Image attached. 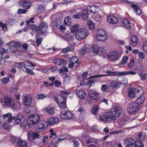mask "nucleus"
Returning a JSON list of instances; mask_svg holds the SVG:
<instances>
[{
  "instance_id": "f257e3e1",
  "label": "nucleus",
  "mask_w": 147,
  "mask_h": 147,
  "mask_svg": "<svg viewBox=\"0 0 147 147\" xmlns=\"http://www.w3.org/2000/svg\"><path fill=\"white\" fill-rule=\"evenodd\" d=\"M2 105L7 106L13 107L15 106V109L18 110L20 109V107L17 106L15 105L14 100L10 96H6L2 99L1 101Z\"/></svg>"
},
{
  "instance_id": "f03ea898",
  "label": "nucleus",
  "mask_w": 147,
  "mask_h": 147,
  "mask_svg": "<svg viewBox=\"0 0 147 147\" xmlns=\"http://www.w3.org/2000/svg\"><path fill=\"white\" fill-rule=\"evenodd\" d=\"M40 119V117L38 115L35 114L31 115L27 118V125L30 127H32L34 125H36Z\"/></svg>"
},
{
  "instance_id": "7ed1b4c3",
  "label": "nucleus",
  "mask_w": 147,
  "mask_h": 147,
  "mask_svg": "<svg viewBox=\"0 0 147 147\" xmlns=\"http://www.w3.org/2000/svg\"><path fill=\"white\" fill-rule=\"evenodd\" d=\"M88 32L87 30L81 28L77 30L75 32V37L78 40H82L87 36Z\"/></svg>"
},
{
  "instance_id": "20e7f679",
  "label": "nucleus",
  "mask_w": 147,
  "mask_h": 147,
  "mask_svg": "<svg viewBox=\"0 0 147 147\" xmlns=\"http://www.w3.org/2000/svg\"><path fill=\"white\" fill-rule=\"evenodd\" d=\"M97 33L96 35V40L99 41H105L107 37V34L105 31L103 29L99 28L97 29Z\"/></svg>"
},
{
  "instance_id": "39448f33",
  "label": "nucleus",
  "mask_w": 147,
  "mask_h": 147,
  "mask_svg": "<svg viewBox=\"0 0 147 147\" xmlns=\"http://www.w3.org/2000/svg\"><path fill=\"white\" fill-rule=\"evenodd\" d=\"M9 48L11 51L16 55H21L22 53L18 50L17 47L20 46L19 43L17 42L12 41L8 43Z\"/></svg>"
},
{
  "instance_id": "423d86ee",
  "label": "nucleus",
  "mask_w": 147,
  "mask_h": 147,
  "mask_svg": "<svg viewBox=\"0 0 147 147\" xmlns=\"http://www.w3.org/2000/svg\"><path fill=\"white\" fill-rule=\"evenodd\" d=\"M47 125V122L43 120L38 121L35 125L34 128L36 131L38 132H42L45 129Z\"/></svg>"
},
{
  "instance_id": "0eeeda50",
  "label": "nucleus",
  "mask_w": 147,
  "mask_h": 147,
  "mask_svg": "<svg viewBox=\"0 0 147 147\" xmlns=\"http://www.w3.org/2000/svg\"><path fill=\"white\" fill-rule=\"evenodd\" d=\"M99 120L106 122L111 120L115 121L116 120V118L114 117L111 116L109 113L107 112L103 115L100 116L99 117Z\"/></svg>"
},
{
  "instance_id": "6e6552de",
  "label": "nucleus",
  "mask_w": 147,
  "mask_h": 147,
  "mask_svg": "<svg viewBox=\"0 0 147 147\" xmlns=\"http://www.w3.org/2000/svg\"><path fill=\"white\" fill-rule=\"evenodd\" d=\"M140 108V106L134 102H131L130 104L127 111L129 113L133 114L137 112Z\"/></svg>"
},
{
  "instance_id": "1a4fd4ad",
  "label": "nucleus",
  "mask_w": 147,
  "mask_h": 147,
  "mask_svg": "<svg viewBox=\"0 0 147 147\" xmlns=\"http://www.w3.org/2000/svg\"><path fill=\"white\" fill-rule=\"evenodd\" d=\"M48 28V25L47 23L43 22L42 23L40 26L36 29V32L42 34H45L46 32V30Z\"/></svg>"
},
{
  "instance_id": "9d476101",
  "label": "nucleus",
  "mask_w": 147,
  "mask_h": 147,
  "mask_svg": "<svg viewBox=\"0 0 147 147\" xmlns=\"http://www.w3.org/2000/svg\"><path fill=\"white\" fill-rule=\"evenodd\" d=\"M124 145L126 147H137V141L131 138H127L123 141Z\"/></svg>"
},
{
  "instance_id": "9b49d317",
  "label": "nucleus",
  "mask_w": 147,
  "mask_h": 147,
  "mask_svg": "<svg viewBox=\"0 0 147 147\" xmlns=\"http://www.w3.org/2000/svg\"><path fill=\"white\" fill-rule=\"evenodd\" d=\"M122 112L121 108L119 106L114 107L111 110V113L112 116L119 117Z\"/></svg>"
},
{
  "instance_id": "f8f14e48",
  "label": "nucleus",
  "mask_w": 147,
  "mask_h": 147,
  "mask_svg": "<svg viewBox=\"0 0 147 147\" xmlns=\"http://www.w3.org/2000/svg\"><path fill=\"white\" fill-rule=\"evenodd\" d=\"M120 57V55L117 51L110 52L108 55V57L110 60L114 62L118 60Z\"/></svg>"
},
{
  "instance_id": "ddd939ff",
  "label": "nucleus",
  "mask_w": 147,
  "mask_h": 147,
  "mask_svg": "<svg viewBox=\"0 0 147 147\" xmlns=\"http://www.w3.org/2000/svg\"><path fill=\"white\" fill-rule=\"evenodd\" d=\"M13 118L15 123L17 124L23 123L25 120V117L21 114H18L16 117L13 116Z\"/></svg>"
},
{
  "instance_id": "4468645a",
  "label": "nucleus",
  "mask_w": 147,
  "mask_h": 147,
  "mask_svg": "<svg viewBox=\"0 0 147 147\" xmlns=\"http://www.w3.org/2000/svg\"><path fill=\"white\" fill-rule=\"evenodd\" d=\"M27 135L28 136L27 139L29 141H32L39 136V134L38 132L31 130L28 132Z\"/></svg>"
},
{
  "instance_id": "2eb2a0df",
  "label": "nucleus",
  "mask_w": 147,
  "mask_h": 147,
  "mask_svg": "<svg viewBox=\"0 0 147 147\" xmlns=\"http://www.w3.org/2000/svg\"><path fill=\"white\" fill-rule=\"evenodd\" d=\"M61 118L63 119L69 120L73 117L72 113L70 112L66 111L65 112H61L60 114Z\"/></svg>"
},
{
  "instance_id": "dca6fc26",
  "label": "nucleus",
  "mask_w": 147,
  "mask_h": 147,
  "mask_svg": "<svg viewBox=\"0 0 147 147\" xmlns=\"http://www.w3.org/2000/svg\"><path fill=\"white\" fill-rule=\"evenodd\" d=\"M13 116H11V113H8L6 114H4L3 115V120L6 124L9 123L11 122L13 119Z\"/></svg>"
},
{
  "instance_id": "f3484780",
  "label": "nucleus",
  "mask_w": 147,
  "mask_h": 147,
  "mask_svg": "<svg viewBox=\"0 0 147 147\" xmlns=\"http://www.w3.org/2000/svg\"><path fill=\"white\" fill-rule=\"evenodd\" d=\"M47 123L49 125H53L57 124L59 121V119L55 117H51L47 119Z\"/></svg>"
},
{
  "instance_id": "a211bd4d",
  "label": "nucleus",
  "mask_w": 147,
  "mask_h": 147,
  "mask_svg": "<svg viewBox=\"0 0 147 147\" xmlns=\"http://www.w3.org/2000/svg\"><path fill=\"white\" fill-rule=\"evenodd\" d=\"M88 94L90 98L93 100H96L98 95V93L95 90H90L88 91Z\"/></svg>"
},
{
  "instance_id": "6ab92c4d",
  "label": "nucleus",
  "mask_w": 147,
  "mask_h": 147,
  "mask_svg": "<svg viewBox=\"0 0 147 147\" xmlns=\"http://www.w3.org/2000/svg\"><path fill=\"white\" fill-rule=\"evenodd\" d=\"M74 35L72 32H67L63 36V38L67 41H70L73 38Z\"/></svg>"
},
{
  "instance_id": "aec40b11",
  "label": "nucleus",
  "mask_w": 147,
  "mask_h": 147,
  "mask_svg": "<svg viewBox=\"0 0 147 147\" xmlns=\"http://www.w3.org/2000/svg\"><path fill=\"white\" fill-rule=\"evenodd\" d=\"M19 3L20 5L27 9L31 7V3L27 1L22 0Z\"/></svg>"
},
{
  "instance_id": "412c9836",
  "label": "nucleus",
  "mask_w": 147,
  "mask_h": 147,
  "mask_svg": "<svg viewBox=\"0 0 147 147\" xmlns=\"http://www.w3.org/2000/svg\"><path fill=\"white\" fill-rule=\"evenodd\" d=\"M107 21L109 24H114L118 22L117 17L114 16H110L107 17Z\"/></svg>"
},
{
  "instance_id": "4be33fe9",
  "label": "nucleus",
  "mask_w": 147,
  "mask_h": 147,
  "mask_svg": "<svg viewBox=\"0 0 147 147\" xmlns=\"http://www.w3.org/2000/svg\"><path fill=\"white\" fill-rule=\"evenodd\" d=\"M67 97L66 96L59 95L55 96V100L57 104L66 101Z\"/></svg>"
},
{
  "instance_id": "5701e85b",
  "label": "nucleus",
  "mask_w": 147,
  "mask_h": 147,
  "mask_svg": "<svg viewBox=\"0 0 147 147\" xmlns=\"http://www.w3.org/2000/svg\"><path fill=\"white\" fill-rule=\"evenodd\" d=\"M32 99L29 95L25 96L24 98V104L26 106H29L31 103Z\"/></svg>"
},
{
  "instance_id": "b1692460",
  "label": "nucleus",
  "mask_w": 147,
  "mask_h": 147,
  "mask_svg": "<svg viewBox=\"0 0 147 147\" xmlns=\"http://www.w3.org/2000/svg\"><path fill=\"white\" fill-rule=\"evenodd\" d=\"M130 44L133 46H136L138 41L137 37L135 35H132L130 38Z\"/></svg>"
},
{
  "instance_id": "393cba45",
  "label": "nucleus",
  "mask_w": 147,
  "mask_h": 147,
  "mask_svg": "<svg viewBox=\"0 0 147 147\" xmlns=\"http://www.w3.org/2000/svg\"><path fill=\"white\" fill-rule=\"evenodd\" d=\"M110 86L114 88L118 89L120 87L121 83L119 82H117L116 80H112L110 82Z\"/></svg>"
},
{
  "instance_id": "a878e982",
  "label": "nucleus",
  "mask_w": 147,
  "mask_h": 147,
  "mask_svg": "<svg viewBox=\"0 0 147 147\" xmlns=\"http://www.w3.org/2000/svg\"><path fill=\"white\" fill-rule=\"evenodd\" d=\"M44 110L50 115L53 114L54 113V108L51 105H48L44 109Z\"/></svg>"
},
{
  "instance_id": "bb28decb",
  "label": "nucleus",
  "mask_w": 147,
  "mask_h": 147,
  "mask_svg": "<svg viewBox=\"0 0 147 147\" xmlns=\"http://www.w3.org/2000/svg\"><path fill=\"white\" fill-rule=\"evenodd\" d=\"M77 95L81 99H83L86 96V93L82 90H77L76 92Z\"/></svg>"
},
{
  "instance_id": "cd10ccee",
  "label": "nucleus",
  "mask_w": 147,
  "mask_h": 147,
  "mask_svg": "<svg viewBox=\"0 0 147 147\" xmlns=\"http://www.w3.org/2000/svg\"><path fill=\"white\" fill-rule=\"evenodd\" d=\"M122 26H124L127 29H130L131 28V23L127 19L124 18L122 20Z\"/></svg>"
},
{
  "instance_id": "c85d7f7f",
  "label": "nucleus",
  "mask_w": 147,
  "mask_h": 147,
  "mask_svg": "<svg viewBox=\"0 0 147 147\" xmlns=\"http://www.w3.org/2000/svg\"><path fill=\"white\" fill-rule=\"evenodd\" d=\"M131 7L134 9V11L137 15L139 16L141 14V10L137 5L133 4L132 5Z\"/></svg>"
},
{
  "instance_id": "c756f323",
  "label": "nucleus",
  "mask_w": 147,
  "mask_h": 147,
  "mask_svg": "<svg viewBox=\"0 0 147 147\" xmlns=\"http://www.w3.org/2000/svg\"><path fill=\"white\" fill-rule=\"evenodd\" d=\"M66 138H67L65 136L61 138L57 136L53 138L52 140V142L53 143H58L61 142Z\"/></svg>"
},
{
  "instance_id": "7c9ffc66",
  "label": "nucleus",
  "mask_w": 147,
  "mask_h": 147,
  "mask_svg": "<svg viewBox=\"0 0 147 147\" xmlns=\"http://www.w3.org/2000/svg\"><path fill=\"white\" fill-rule=\"evenodd\" d=\"M78 59L77 57L74 56L71 57L70 59V62L75 64V66H78L79 64L78 62Z\"/></svg>"
},
{
  "instance_id": "2f4dec72",
  "label": "nucleus",
  "mask_w": 147,
  "mask_h": 147,
  "mask_svg": "<svg viewBox=\"0 0 147 147\" xmlns=\"http://www.w3.org/2000/svg\"><path fill=\"white\" fill-rule=\"evenodd\" d=\"M99 107L98 105H94L92 108L91 109V113L96 115L98 113Z\"/></svg>"
},
{
  "instance_id": "473e14b6",
  "label": "nucleus",
  "mask_w": 147,
  "mask_h": 147,
  "mask_svg": "<svg viewBox=\"0 0 147 147\" xmlns=\"http://www.w3.org/2000/svg\"><path fill=\"white\" fill-rule=\"evenodd\" d=\"M27 144L25 140H19L17 143L18 147H26Z\"/></svg>"
},
{
  "instance_id": "72a5a7b5",
  "label": "nucleus",
  "mask_w": 147,
  "mask_h": 147,
  "mask_svg": "<svg viewBox=\"0 0 147 147\" xmlns=\"http://www.w3.org/2000/svg\"><path fill=\"white\" fill-rule=\"evenodd\" d=\"M92 18L96 22H99L101 20V16L98 13H94L92 15Z\"/></svg>"
},
{
  "instance_id": "f704fd0d",
  "label": "nucleus",
  "mask_w": 147,
  "mask_h": 147,
  "mask_svg": "<svg viewBox=\"0 0 147 147\" xmlns=\"http://www.w3.org/2000/svg\"><path fill=\"white\" fill-rule=\"evenodd\" d=\"M144 100V96L143 95H141L139 97L136 99V103L139 106L140 105L143 103Z\"/></svg>"
},
{
  "instance_id": "c9c22d12",
  "label": "nucleus",
  "mask_w": 147,
  "mask_h": 147,
  "mask_svg": "<svg viewBox=\"0 0 147 147\" xmlns=\"http://www.w3.org/2000/svg\"><path fill=\"white\" fill-rule=\"evenodd\" d=\"M135 91L133 88H130L128 91L129 97L132 98L134 97L135 96Z\"/></svg>"
},
{
  "instance_id": "e433bc0d",
  "label": "nucleus",
  "mask_w": 147,
  "mask_h": 147,
  "mask_svg": "<svg viewBox=\"0 0 147 147\" xmlns=\"http://www.w3.org/2000/svg\"><path fill=\"white\" fill-rule=\"evenodd\" d=\"M75 11H70L69 13L71 16H72L73 18L74 19H78L80 18L81 14L80 13H76L75 15H73L72 13L74 12Z\"/></svg>"
},
{
  "instance_id": "4c0bfd02",
  "label": "nucleus",
  "mask_w": 147,
  "mask_h": 147,
  "mask_svg": "<svg viewBox=\"0 0 147 147\" xmlns=\"http://www.w3.org/2000/svg\"><path fill=\"white\" fill-rule=\"evenodd\" d=\"M137 136L138 139L141 141L145 140L146 137V135L143 132L139 133Z\"/></svg>"
},
{
  "instance_id": "58836bf2",
  "label": "nucleus",
  "mask_w": 147,
  "mask_h": 147,
  "mask_svg": "<svg viewBox=\"0 0 147 147\" xmlns=\"http://www.w3.org/2000/svg\"><path fill=\"white\" fill-rule=\"evenodd\" d=\"M69 140L71 142V140H72V142H74V143L73 145L74 147H79L80 144L77 141L75 140V138L74 137H70L69 139Z\"/></svg>"
},
{
  "instance_id": "ea45409f",
  "label": "nucleus",
  "mask_w": 147,
  "mask_h": 147,
  "mask_svg": "<svg viewBox=\"0 0 147 147\" xmlns=\"http://www.w3.org/2000/svg\"><path fill=\"white\" fill-rule=\"evenodd\" d=\"M24 68H26L27 67H33L32 68V69H34V67L36 66V65L33 64L31 62L28 61H25L24 62Z\"/></svg>"
},
{
  "instance_id": "a19ab883",
  "label": "nucleus",
  "mask_w": 147,
  "mask_h": 147,
  "mask_svg": "<svg viewBox=\"0 0 147 147\" xmlns=\"http://www.w3.org/2000/svg\"><path fill=\"white\" fill-rule=\"evenodd\" d=\"M15 65L16 67L21 70H22L23 67L24 68V62H18L16 63Z\"/></svg>"
},
{
  "instance_id": "79ce46f5",
  "label": "nucleus",
  "mask_w": 147,
  "mask_h": 147,
  "mask_svg": "<svg viewBox=\"0 0 147 147\" xmlns=\"http://www.w3.org/2000/svg\"><path fill=\"white\" fill-rule=\"evenodd\" d=\"M88 13L87 10L83 11L81 14L82 18L85 20H86L88 19Z\"/></svg>"
},
{
  "instance_id": "37998d69",
  "label": "nucleus",
  "mask_w": 147,
  "mask_h": 147,
  "mask_svg": "<svg viewBox=\"0 0 147 147\" xmlns=\"http://www.w3.org/2000/svg\"><path fill=\"white\" fill-rule=\"evenodd\" d=\"M100 46L96 45H94L91 47L92 50L94 52L96 53L99 52V49Z\"/></svg>"
},
{
  "instance_id": "c03bdc74",
  "label": "nucleus",
  "mask_w": 147,
  "mask_h": 147,
  "mask_svg": "<svg viewBox=\"0 0 147 147\" xmlns=\"http://www.w3.org/2000/svg\"><path fill=\"white\" fill-rule=\"evenodd\" d=\"M71 19L69 17H66L65 18L64 22L65 24L68 26H70L71 23Z\"/></svg>"
},
{
  "instance_id": "a18cd8bd",
  "label": "nucleus",
  "mask_w": 147,
  "mask_h": 147,
  "mask_svg": "<svg viewBox=\"0 0 147 147\" xmlns=\"http://www.w3.org/2000/svg\"><path fill=\"white\" fill-rule=\"evenodd\" d=\"M87 24L90 29L91 30L94 29L95 27V25L90 20H88L87 22Z\"/></svg>"
},
{
  "instance_id": "49530a36",
  "label": "nucleus",
  "mask_w": 147,
  "mask_h": 147,
  "mask_svg": "<svg viewBox=\"0 0 147 147\" xmlns=\"http://www.w3.org/2000/svg\"><path fill=\"white\" fill-rule=\"evenodd\" d=\"M62 22L61 18H55L53 20V22L55 24V25H59Z\"/></svg>"
},
{
  "instance_id": "de8ad7c7",
  "label": "nucleus",
  "mask_w": 147,
  "mask_h": 147,
  "mask_svg": "<svg viewBox=\"0 0 147 147\" xmlns=\"http://www.w3.org/2000/svg\"><path fill=\"white\" fill-rule=\"evenodd\" d=\"M79 27V25L78 24L72 26L70 28L71 32L74 33L75 31L78 29Z\"/></svg>"
},
{
  "instance_id": "09e8293b",
  "label": "nucleus",
  "mask_w": 147,
  "mask_h": 147,
  "mask_svg": "<svg viewBox=\"0 0 147 147\" xmlns=\"http://www.w3.org/2000/svg\"><path fill=\"white\" fill-rule=\"evenodd\" d=\"M49 137L48 136H43L42 141L45 145H47L49 143Z\"/></svg>"
},
{
  "instance_id": "8fccbe9b",
  "label": "nucleus",
  "mask_w": 147,
  "mask_h": 147,
  "mask_svg": "<svg viewBox=\"0 0 147 147\" xmlns=\"http://www.w3.org/2000/svg\"><path fill=\"white\" fill-rule=\"evenodd\" d=\"M58 104L59 107L61 108L64 109L66 107V101H65L62 102H60Z\"/></svg>"
},
{
  "instance_id": "3c124183",
  "label": "nucleus",
  "mask_w": 147,
  "mask_h": 147,
  "mask_svg": "<svg viewBox=\"0 0 147 147\" xmlns=\"http://www.w3.org/2000/svg\"><path fill=\"white\" fill-rule=\"evenodd\" d=\"M88 73L86 72L84 73L81 76L79 77V78L80 81L85 79L87 77Z\"/></svg>"
},
{
  "instance_id": "603ef678",
  "label": "nucleus",
  "mask_w": 147,
  "mask_h": 147,
  "mask_svg": "<svg viewBox=\"0 0 147 147\" xmlns=\"http://www.w3.org/2000/svg\"><path fill=\"white\" fill-rule=\"evenodd\" d=\"M47 97L46 95L42 94H38L36 96V98L38 100H42L46 98Z\"/></svg>"
},
{
  "instance_id": "864d4df0",
  "label": "nucleus",
  "mask_w": 147,
  "mask_h": 147,
  "mask_svg": "<svg viewBox=\"0 0 147 147\" xmlns=\"http://www.w3.org/2000/svg\"><path fill=\"white\" fill-rule=\"evenodd\" d=\"M1 26L2 28L3 31L6 32L7 30L6 24L3 23L2 22H0V27Z\"/></svg>"
},
{
  "instance_id": "5fc2aeb1",
  "label": "nucleus",
  "mask_w": 147,
  "mask_h": 147,
  "mask_svg": "<svg viewBox=\"0 0 147 147\" xmlns=\"http://www.w3.org/2000/svg\"><path fill=\"white\" fill-rule=\"evenodd\" d=\"M139 76L140 77L141 79L144 80L146 79V78L147 75L144 72L140 73L139 75Z\"/></svg>"
},
{
  "instance_id": "6e6d98bb",
  "label": "nucleus",
  "mask_w": 147,
  "mask_h": 147,
  "mask_svg": "<svg viewBox=\"0 0 147 147\" xmlns=\"http://www.w3.org/2000/svg\"><path fill=\"white\" fill-rule=\"evenodd\" d=\"M107 73L108 74L107 76H115L117 75V72H113L111 71L108 70L107 71Z\"/></svg>"
},
{
  "instance_id": "4d7b16f0",
  "label": "nucleus",
  "mask_w": 147,
  "mask_h": 147,
  "mask_svg": "<svg viewBox=\"0 0 147 147\" xmlns=\"http://www.w3.org/2000/svg\"><path fill=\"white\" fill-rule=\"evenodd\" d=\"M66 64L67 63L65 60L63 59H61L59 65L61 67H63L66 65Z\"/></svg>"
},
{
  "instance_id": "13d9d810",
  "label": "nucleus",
  "mask_w": 147,
  "mask_h": 147,
  "mask_svg": "<svg viewBox=\"0 0 147 147\" xmlns=\"http://www.w3.org/2000/svg\"><path fill=\"white\" fill-rule=\"evenodd\" d=\"M86 49L84 47H82L79 51V53L81 55H84L86 53Z\"/></svg>"
},
{
  "instance_id": "bf43d9fd",
  "label": "nucleus",
  "mask_w": 147,
  "mask_h": 147,
  "mask_svg": "<svg viewBox=\"0 0 147 147\" xmlns=\"http://www.w3.org/2000/svg\"><path fill=\"white\" fill-rule=\"evenodd\" d=\"M44 10V7L42 5H39L37 9V12L39 13H41L43 12Z\"/></svg>"
},
{
  "instance_id": "052dcab7",
  "label": "nucleus",
  "mask_w": 147,
  "mask_h": 147,
  "mask_svg": "<svg viewBox=\"0 0 147 147\" xmlns=\"http://www.w3.org/2000/svg\"><path fill=\"white\" fill-rule=\"evenodd\" d=\"M27 9H20L18 11V13L19 14H25L27 11Z\"/></svg>"
},
{
  "instance_id": "680f3d73",
  "label": "nucleus",
  "mask_w": 147,
  "mask_h": 147,
  "mask_svg": "<svg viewBox=\"0 0 147 147\" xmlns=\"http://www.w3.org/2000/svg\"><path fill=\"white\" fill-rule=\"evenodd\" d=\"M129 60V57L127 56H124L123 57L122 63L123 64H126L128 61Z\"/></svg>"
},
{
  "instance_id": "e2e57ef3",
  "label": "nucleus",
  "mask_w": 147,
  "mask_h": 147,
  "mask_svg": "<svg viewBox=\"0 0 147 147\" xmlns=\"http://www.w3.org/2000/svg\"><path fill=\"white\" fill-rule=\"evenodd\" d=\"M134 59L133 58L130 60V62L127 64L129 67L131 68L133 66L134 64Z\"/></svg>"
},
{
  "instance_id": "0e129e2a",
  "label": "nucleus",
  "mask_w": 147,
  "mask_h": 147,
  "mask_svg": "<svg viewBox=\"0 0 147 147\" xmlns=\"http://www.w3.org/2000/svg\"><path fill=\"white\" fill-rule=\"evenodd\" d=\"M142 48L145 53L147 54V42L143 43Z\"/></svg>"
},
{
  "instance_id": "69168bd1",
  "label": "nucleus",
  "mask_w": 147,
  "mask_h": 147,
  "mask_svg": "<svg viewBox=\"0 0 147 147\" xmlns=\"http://www.w3.org/2000/svg\"><path fill=\"white\" fill-rule=\"evenodd\" d=\"M26 71L29 75L33 76L34 75V73L33 71L28 68H26Z\"/></svg>"
},
{
  "instance_id": "338daca9",
  "label": "nucleus",
  "mask_w": 147,
  "mask_h": 147,
  "mask_svg": "<svg viewBox=\"0 0 147 147\" xmlns=\"http://www.w3.org/2000/svg\"><path fill=\"white\" fill-rule=\"evenodd\" d=\"M8 22L11 25H13L14 24H16L17 23L16 20L15 19H10L8 20Z\"/></svg>"
},
{
  "instance_id": "774afa93",
  "label": "nucleus",
  "mask_w": 147,
  "mask_h": 147,
  "mask_svg": "<svg viewBox=\"0 0 147 147\" xmlns=\"http://www.w3.org/2000/svg\"><path fill=\"white\" fill-rule=\"evenodd\" d=\"M94 80L93 79L88 80L87 83V86H88L89 88H90L91 86L94 84Z\"/></svg>"
}]
</instances>
